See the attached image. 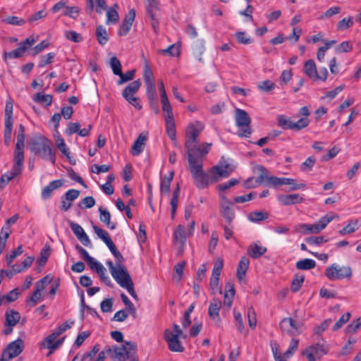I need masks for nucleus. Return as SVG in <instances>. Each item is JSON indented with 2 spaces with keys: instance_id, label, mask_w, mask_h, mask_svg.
<instances>
[{
  "instance_id": "16",
  "label": "nucleus",
  "mask_w": 361,
  "mask_h": 361,
  "mask_svg": "<svg viewBox=\"0 0 361 361\" xmlns=\"http://www.w3.org/2000/svg\"><path fill=\"white\" fill-rule=\"evenodd\" d=\"M147 13L151 18L152 26L155 32L159 30V20L157 18L156 11L159 10V1L158 0H147L146 5Z\"/></svg>"
},
{
  "instance_id": "47",
  "label": "nucleus",
  "mask_w": 361,
  "mask_h": 361,
  "mask_svg": "<svg viewBox=\"0 0 361 361\" xmlns=\"http://www.w3.org/2000/svg\"><path fill=\"white\" fill-rule=\"evenodd\" d=\"M180 189L178 186L176 189L173 191V197L171 200V218L173 219L176 214V209L178 207V197H179Z\"/></svg>"
},
{
  "instance_id": "12",
  "label": "nucleus",
  "mask_w": 361,
  "mask_h": 361,
  "mask_svg": "<svg viewBox=\"0 0 361 361\" xmlns=\"http://www.w3.org/2000/svg\"><path fill=\"white\" fill-rule=\"evenodd\" d=\"M13 102L7 100L5 106L4 143L9 145L12 141L13 131Z\"/></svg>"
},
{
  "instance_id": "55",
  "label": "nucleus",
  "mask_w": 361,
  "mask_h": 361,
  "mask_svg": "<svg viewBox=\"0 0 361 361\" xmlns=\"http://www.w3.org/2000/svg\"><path fill=\"white\" fill-rule=\"evenodd\" d=\"M135 74V70H130L127 71L126 73H123L121 72V74L118 75L119 80L117 82V84L118 85H122L123 83L132 80Z\"/></svg>"
},
{
  "instance_id": "27",
  "label": "nucleus",
  "mask_w": 361,
  "mask_h": 361,
  "mask_svg": "<svg viewBox=\"0 0 361 361\" xmlns=\"http://www.w3.org/2000/svg\"><path fill=\"white\" fill-rule=\"evenodd\" d=\"M250 259L247 257H242L237 268L236 276L239 281L245 278L247 270L249 267Z\"/></svg>"
},
{
  "instance_id": "1",
  "label": "nucleus",
  "mask_w": 361,
  "mask_h": 361,
  "mask_svg": "<svg viewBox=\"0 0 361 361\" xmlns=\"http://www.w3.org/2000/svg\"><path fill=\"white\" fill-rule=\"evenodd\" d=\"M30 148L35 154L49 161L53 164H55L56 154L52 149V143L44 136H39L33 139Z\"/></svg>"
},
{
  "instance_id": "5",
  "label": "nucleus",
  "mask_w": 361,
  "mask_h": 361,
  "mask_svg": "<svg viewBox=\"0 0 361 361\" xmlns=\"http://www.w3.org/2000/svg\"><path fill=\"white\" fill-rule=\"evenodd\" d=\"M74 322L67 321L59 326L54 331L47 336L41 343V347L45 348L58 349L63 343L65 336L58 339L57 338L66 330L71 329Z\"/></svg>"
},
{
  "instance_id": "11",
  "label": "nucleus",
  "mask_w": 361,
  "mask_h": 361,
  "mask_svg": "<svg viewBox=\"0 0 361 361\" xmlns=\"http://www.w3.org/2000/svg\"><path fill=\"white\" fill-rule=\"evenodd\" d=\"M338 219L339 216L338 214L330 213L322 216L314 224H302L299 225V227L302 228L305 233H319L324 230L331 221Z\"/></svg>"
},
{
  "instance_id": "7",
  "label": "nucleus",
  "mask_w": 361,
  "mask_h": 361,
  "mask_svg": "<svg viewBox=\"0 0 361 361\" xmlns=\"http://www.w3.org/2000/svg\"><path fill=\"white\" fill-rule=\"evenodd\" d=\"M257 169L259 172V176L255 180V182L257 185H261L264 183H266L269 185H271L273 187H279L283 185L291 184L294 182V179L289 178L269 176L267 170L262 165L257 166Z\"/></svg>"
},
{
  "instance_id": "24",
  "label": "nucleus",
  "mask_w": 361,
  "mask_h": 361,
  "mask_svg": "<svg viewBox=\"0 0 361 361\" xmlns=\"http://www.w3.org/2000/svg\"><path fill=\"white\" fill-rule=\"evenodd\" d=\"M63 185V180L59 179L51 181L48 185L45 186L42 190V198L47 200L49 198L52 194V192Z\"/></svg>"
},
{
  "instance_id": "60",
  "label": "nucleus",
  "mask_w": 361,
  "mask_h": 361,
  "mask_svg": "<svg viewBox=\"0 0 361 361\" xmlns=\"http://www.w3.org/2000/svg\"><path fill=\"white\" fill-rule=\"evenodd\" d=\"M257 87L259 90L267 92H270L272 90H274L275 87V84L269 80H266L260 82L257 85Z\"/></svg>"
},
{
  "instance_id": "32",
  "label": "nucleus",
  "mask_w": 361,
  "mask_h": 361,
  "mask_svg": "<svg viewBox=\"0 0 361 361\" xmlns=\"http://www.w3.org/2000/svg\"><path fill=\"white\" fill-rule=\"evenodd\" d=\"M174 173L173 171H171L169 175L165 176L161 178L160 183V191L161 193L163 194H169L170 192L171 183L173 178Z\"/></svg>"
},
{
  "instance_id": "17",
  "label": "nucleus",
  "mask_w": 361,
  "mask_h": 361,
  "mask_svg": "<svg viewBox=\"0 0 361 361\" xmlns=\"http://www.w3.org/2000/svg\"><path fill=\"white\" fill-rule=\"evenodd\" d=\"M233 203L226 197H223L220 204V212L228 224L235 219V212L232 208Z\"/></svg>"
},
{
  "instance_id": "8",
  "label": "nucleus",
  "mask_w": 361,
  "mask_h": 361,
  "mask_svg": "<svg viewBox=\"0 0 361 361\" xmlns=\"http://www.w3.org/2000/svg\"><path fill=\"white\" fill-rule=\"evenodd\" d=\"M106 264L111 276L122 288H124L133 283L127 269L121 263L117 262V265L114 266L111 261H108Z\"/></svg>"
},
{
  "instance_id": "49",
  "label": "nucleus",
  "mask_w": 361,
  "mask_h": 361,
  "mask_svg": "<svg viewBox=\"0 0 361 361\" xmlns=\"http://www.w3.org/2000/svg\"><path fill=\"white\" fill-rule=\"evenodd\" d=\"M316 162L314 157H309L303 163L301 164L300 169L303 172L310 171Z\"/></svg>"
},
{
  "instance_id": "28",
  "label": "nucleus",
  "mask_w": 361,
  "mask_h": 361,
  "mask_svg": "<svg viewBox=\"0 0 361 361\" xmlns=\"http://www.w3.org/2000/svg\"><path fill=\"white\" fill-rule=\"evenodd\" d=\"M99 214H100V216H99V219H100V221L104 223V224L106 225V226L111 229V230H114L116 228V223H114V222H111V214L110 212L100 207L99 208Z\"/></svg>"
},
{
  "instance_id": "4",
  "label": "nucleus",
  "mask_w": 361,
  "mask_h": 361,
  "mask_svg": "<svg viewBox=\"0 0 361 361\" xmlns=\"http://www.w3.org/2000/svg\"><path fill=\"white\" fill-rule=\"evenodd\" d=\"M194 184L198 189H204L209 185L218 181V177L214 173H207L203 171V164L189 166Z\"/></svg>"
},
{
  "instance_id": "13",
  "label": "nucleus",
  "mask_w": 361,
  "mask_h": 361,
  "mask_svg": "<svg viewBox=\"0 0 361 361\" xmlns=\"http://www.w3.org/2000/svg\"><path fill=\"white\" fill-rule=\"evenodd\" d=\"M326 353L324 346L319 343L310 345L302 352V355L305 356L308 361H316Z\"/></svg>"
},
{
  "instance_id": "34",
  "label": "nucleus",
  "mask_w": 361,
  "mask_h": 361,
  "mask_svg": "<svg viewBox=\"0 0 361 361\" xmlns=\"http://www.w3.org/2000/svg\"><path fill=\"white\" fill-rule=\"evenodd\" d=\"M166 130L169 137L172 140H176V131L173 116H165Z\"/></svg>"
},
{
  "instance_id": "21",
  "label": "nucleus",
  "mask_w": 361,
  "mask_h": 361,
  "mask_svg": "<svg viewBox=\"0 0 361 361\" xmlns=\"http://www.w3.org/2000/svg\"><path fill=\"white\" fill-rule=\"evenodd\" d=\"M23 349L24 341L21 338H18L8 345L6 351L8 358L12 359L20 355Z\"/></svg>"
},
{
  "instance_id": "42",
  "label": "nucleus",
  "mask_w": 361,
  "mask_h": 361,
  "mask_svg": "<svg viewBox=\"0 0 361 361\" xmlns=\"http://www.w3.org/2000/svg\"><path fill=\"white\" fill-rule=\"evenodd\" d=\"M268 214L262 211L251 212L248 215V219L252 222H259L268 218Z\"/></svg>"
},
{
  "instance_id": "54",
  "label": "nucleus",
  "mask_w": 361,
  "mask_h": 361,
  "mask_svg": "<svg viewBox=\"0 0 361 361\" xmlns=\"http://www.w3.org/2000/svg\"><path fill=\"white\" fill-rule=\"evenodd\" d=\"M110 65L114 75H118L121 74L122 66L120 61L116 56L111 58Z\"/></svg>"
},
{
  "instance_id": "36",
  "label": "nucleus",
  "mask_w": 361,
  "mask_h": 361,
  "mask_svg": "<svg viewBox=\"0 0 361 361\" xmlns=\"http://www.w3.org/2000/svg\"><path fill=\"white\" fill-rule=\"evenodd\" d=\"M295 267L300 270H310L316 267V262L312 259H304L296 262Z\"/></svg>"
},
{
  "instance_id": "46",
  "label": "nucleus",
  "mask_w": 361,
  "mask_h": 361,
  "mask_svg": "<svg viewBox=\"0 0 361 361\" xmlns=\"http://www.w3.org/2000/svg\"><path fill=\"white\" fill-rule=\"evenodd\" d=\"M223 267H224L223 259H216L214 264L211 278L219 279V276L221 275Z\"/></svg>"
},
{
  "instance_id": "41",
  "label": "nucleus",
  "mask_w": 361,
  "mask_h": 361,
  "mask_svg": "<svg viewBox=\"0 0 361 361\" xmlns=\"http://www.w3.org/2000/svg\"><path fill=\"white\" fill-rule=\"evenodd\" d=\"M304 279L305 278L302 275H300L298 274H295L291 283L292 292L296 293L300 289L301 286L303 284Z\"/></svg>"
},
{
  "instance_id": "53",
  "label": "nucleus",
  "mask_w": 361,
  "mask_h": 361,
  "mask_svg": "<svg viewBox=\"0 0 361 361\" xmlns=\"http://www.w3.org/2000/svg\"><path fill=\"white\" fill-rule=\"evenodd\" d=\"M298 344L299 340L296 338H293L290 342L288 350L283 353V355L285 356L286 358H289L291 356H293V355L298 348Z\"/></svg>"
},
{
  "instance_id": "40",
  "label": "nucleus",
  "mask_w": 361,
  "mask_h": 361,
  "mask_svg": "<svg viewBox=\"0 0 361 361\" xmlns=\"http://www.w3.org/2000/svg\"><path fill=\"white\" fill-rule=\"evenodd\" d=\"M143 78L146 86H149L151 88L152 84H154V76L153 73L147 63H146L144 66Z\"/></svg>"
},
{
  "instance_id": "38",
  "label": "nucleus",
  "mask_w": 361,
  "mask_h": 361,
  "mask_svg": "<svg viewBox=\"0 0 361 361\" xmlns=\"http://www.w3.org/2000/svg\"><path fill=\"white\" fill-rule=\"evenodd\" d=\"M358 228H359L358 221L357 220H355V221L351 220L348 223V224L346 226H345L343 229L340 230L338 231V233L341 235H345L346 234H350V233H354Z\"/></svg>"
},
{
  "instance_id": "64",
  "label": "nucleus",
  "mask_w": 361,
  "mask_h": 361,
  "mask_svg": "<svg viewBox=\"0 0 361 361\" xmlns=\"http://www.w3.org/2000/svg\"><path fill=\"white\" fill-rule=\"evenodd\" d=\"M93 230L94 233L97 235V236L103 240L104 243L107 242V240H110L111 238L109 237L108 233H106L105 231H104L100 227L93 225L92 226Z\"/></svg>"
},
{
  "instance_id": "22",
  "label": "nucleus",
  "mask_w": 361,
  "mask_h": 361,
  "mask_svg": "<svg viewBox=\"0 0 361 361\" xmlns=\"http://www.w3.org/2000/svg\"><path fill=\"white\" fill-rule=\"evenodd\" d=\"M234 169L235 167L229 164H221V165L213 166L210 170V173H214L215 176L218 175L219 176L226 178Z\"/></svg>"
},
{
  "instance_id": "61",
  "label": "nucleus",
  "mask_w": 361,
  "mask_h": 361,
  "mask_svg": "<svg viewBox=\"0 0 361 361\" xmlns=\"http://www.w3.org/2000/svg\"><path fill=\"white\" fill-rule=\"evenodd\" d=\"M65 37L66 39L73 42H80L82 41V37L81 35L73 30L66 31Z\"/></svg>"
},
{
  "instance_id": "39",
  "label": "nucleus",
  "mask_w": 361,
  "mask_h": 361,
  "mask_svg": "<svg viewBox=\"0 0 361 361\" xmlns=\"http://www.w3.org/2000/svg\"><path fill=\"white\" fill-rule=\"evenodd\" d=\"M105 244L106 245L112 255L116 258L117 262L122 263V262L124 260L123 257L121 255V253L118 250L116 246L111 240V239L107 240V242H106Z\"/></svg>"
},
{
  "instance_id": "58",
  "label": "nucleus",
  "mask_w": 361,
  "mask_h": 361,
  "mask_svg": "<svg viewBox=\"0 0 361 361\" xmlns=\"http://www.w3.org/2000/svg\"><path fill=\"white\" fill-rule=\"evenodd\" d=\"M23 252V245H20L16 250H13L9 255H7L6 260L7 264L9 266L13 262V259Z\"/></svg>"
},
{
  "instance_id": "31",
  "label": "nucleus",
  "mask_w": 361,
  "mask_h": 361,
  "mask_svg": "<svg viewBox=\"0 0 361 361\" xmlns=\"http://www.w3.org/2000/svg\"><path fill=\"white\" fill-rule=\"evenodd\" d=\"M305 73L312 80H315L317 77V70L314 61L312 59L307 60L304 64Z\"/></svg>"
},
{
  "instance_id": "56",
  "label": "nucleus",
  "mask_w": 361,
  "mask_h": 361,
  "mask_svg": "<svg viewBox=\"0 0 361 361\" xmlns=\"http://www.w3.org/2000/svg\"><path fill=\"white\" fill-rule=\"evenodd\" d=\"M56 54L54 52H50L47 55L41 56L39 58V67L42 68L45 66L50 64L53 62Z\"/></svg>"
},
{
  "instance_id": "51",
  "label": "nucleus",
  "mask_w": 361,
  "mask_h": 361,
  "mask_svg": "<svg viewBox=\"0 0 361 361\" xmlns=\"http://www.w3.org/2000/svg\"><path fill=\"white\" fill-rule=\"evenodd\" d=\"M25 51V47L19 44L18 47L5 54V58L17 59L21 57Z\"/></svg>"
},
{
  "instance_id": "2",
  "label": "nucleus",
  "mask_w": 361,
  "mask_h": 361,
  "mask_svg": "<svg viewBox=\"0 0 361 361\" xmlns=\"http://www.w3.org/2000/svg\"><path fill=\"white\" fill-rule=\"evenodd\" d=\"M189 143V142L185 143L189 166L203 164V157L208 154L212 146V144L207 142L201 145Z\"/></svg>"
},
{
  "instance_id": "45",
  "label": "nucleus",
  "mask_w": 361,
  "mask_h": 361,
  "mask_svg": "<svg viewBox=\"0 0 361 361\" xmlns=\"http://www.w3.org/2000/svg\"><path fill=\"white\" fill-rule=\"evenodd\" d=\"M119 20L118 12L114 8H109L106 11V24H116Z\"/></svg>"
},
{
  "instance_id": "50",
  "label": "nucleus",
  "mask_w": 361,
  "mask_h": 361,
  "mask_svg": "<svg viewBox=\"0 0 361 361\" xmlns=\"http://www.w3.org/2000/svg\"><path fill=\"white\" fill-rule=\"evenodd\" d=\"M56 145L58 149L61 152V153L63 155H65L68 159H70V150L67 147L64 140L62 137H59L56 140Z\"/></svg>"
},
{
  "instance_id": "15",
  "label": "nucleus",
  "mask_w": 361,
  "mask_h": 361,
  "mask_svg": "<svg viewBox=\"0 0 361 361\" xmlns=\"http://www.w3.org/2000/svg\"><path fill=\"white\" fill-rule=\"evenodd\" d=\"M204 128V123L198 121L190 123L185 131V142H189V143H197V137L203 130Z\"/></svg>"
},
{
  "instance_id": "62",
  "label": "nucleus",
  "mask_w": 361,
  "mask_h": 361,
  "mask_svg": "<svg viewBox=\"0 0 361 361\" xmlns=\"http://www.w3.org/2000/svg\"><path fill=\"white\" fill-rule=\"evenodd\" d=\"M247 319L250 327L252 329H255L257 326L256 314L252 307L247 309Z\"/></svg>"
},
{
  "instance_id": "48",
  "label": "nucleus",
  "mask_w": 361,
  "mask_h": 361,
  "mask_svg": "<svg viewBox=\"0 0 361 361\" xmlns=\"http://www.w3.org/2000/svg\"><path fill=\"white\" fill-rule=\"evenodd\" d=\"M277 121L278 125L282 128L293 130V127H292V124H293V122L291 121L289 118H288L286 116H278Z\"/></svg>"
},
{
  "instance_id": "9",
  "label": "nucleus",
  "mask_w": 361,
  "mask_h": 361,
  "mask_svg": "<svg viewBox=\"0 0 361 361\" xmlns=\"http://www.w3.org/2000/svg\"><path fill=\"white\" fill-rule=\"evenodd\" d=\"M235 124L238 128V135L242 137H248L252 133L251 118L248 114L243 109L235 110Z\"/></svg>"
},
{
  "instance_id": "52",
  "label": "nucleus",
  "mask_w": 361,
  "mask_h": 361,
  "mask_svg": "<svg viewBox=\"0 0 361 361\" xmlns=\"http://www.w3.org/2000/svg\"><path fill=\"white\" fill-rule=\"evenodd\" d=\"M353 23L354 22L352 17L350 16L348 18H344L338 23L337 30L339 31L347 30L348 28L352 27Z\"/></svg>"
},
{
  "instance_id": "43",
  "label": "nucleus",
  "mask_w": 361,
  "mask_h": 361,
  "mask_svg": "<svg viewBox=\"0 0 361 361\" xmlns=\"http://www.w3.org/2000/svg\"><path fill=\"white\" fill-rule=\"evenodd\" d=\"M233 316L235 322V326L240 333L246 335L247 332L245 330V326L241 314L237 312L235 310H233Z\"/></svg>"
},
{
  "instance_id": "26",
  "label": "nucleus",
  "mask_w": 361,
  "mask_h": 361,
  "mask_svg": "<svg viewBox=\"0 0 361 361\" xmlns=\"http://www.w3.org/2000/svg\"><path fill=\"white\" fill-rule=\"evenodd\" d=\"M173 242L176 245L183 247L186 242V233L182 225H178L173 232Z\"/></svg>"
},
{
  "instance_id": "33",
  "label": "nucleus",
  "mask_w": 361,
  "mask_h": 361,
  "mask_svg": "<svg viewBox=\"0 0 361 361\" xmlns=\"http://www.w3.org/2000/svg\"><path fill=\"white\" fill-rule=\"evenodd\" d=\"M141 86V82L140 80H136L130 82L126 88L123 90L122 95L123 97L134 95L140 89Z\"/></svg>"
},
{
  "instance_id": "23",
  "label": "nucleus",
  "mask_w": 361,
  "mask_h": 361,
  "mask_svg": "<svg viewBox=\"0 0 361 361\" xmlns=\"http://www.w3.org/2000/svg\"><path fill=\"white\" fill-rule=\"evenodd\" d=\"M222 306V302L219 299L214 298L209 302L208 314L214 320L220 322L219 311Z\"/></svg>"
},
{
  "instance_id": "25",
  "label": "nucleus",
  "mask_w": 361,
  "mask_h": 361,
  "mask_svg": "<svg viewBox=\"0 0 361 361\" xmlns=\"http://www.w3.org/2000/svg\"><path fill=\"white\" fill-rule=\"evenodd\" d=\"M147 140V137L145 133H142L138 135L132 146L131 153L133 156H137L143 152Z\"/></svg>"
},
{
  "instance_id": "63",
  "label": "nucleus",
  "mask_w": 361,
  "mask_h": 361,
  "mask_svg": "<svg viewBox=\"0 0 361 361\" xmlns=\"http://www.w3.org/2000/svg\"><path fill=\"white\" fill-rule=\"evenodd\" d=\"M350 313L347 312L345 314H343L341 318L335 323L333 326V331H338L341 329L350 318Z\"/></svg>"
},
{
  "instance_id": "30",
  "label": "nucleus",
  "mask_w": 361,
  "mask_h": 361,
  "mask_svg": "<svg viewBox=\"0 0 361 361\" xmlns=\"http://www.w3.org/2000/svg\"><path fill=\"white\" fill-rule=\"evenodd\" d=\"M267 252L265 247L261 246L258 244H251L247 249L248 255L253 259H257L262 256Z\"/></svg>"
},
{
  "instance_id": "3",
  "label": "nucleus",
  "mask_w": 361,
  "mask_h": 361,
  "mask_svg": "<svg viewBox=\"0 0 361 361\" xmlns=\"http://www.w3.org/2000/svg\"><path fill=\"white\" fill-rule=\"evenodd\" d=\"M164 338L168 344L169 349L172 352L182 353L184 351L180 338H185L186 335L183 333L179 325L174 324L173 331L169 329H165Z\"/></svg>"
},
{
  "instance_id": "19",
  "label": "nucleus",
  "mask_w": 361,
  "mask_h": 361,
  "mask_svg": "<svg viewBox=\"0 0 361 361\" xmlns=\"http://www.w3.org/2000/svg\"><path fill=\"white\" fill-rule=\"evenodd\" d=\"M70 227L73 232V233L75 235L77 238L85 245L87 247H92L91 241L88 237V235L85 232L84 229L82 228L81 226L79 224L75 223V222H70L69 224Z\"/></svg>"
},
{
  "instance_id": "10",
  "label": "nucleus",
  "mask_w": 361,
  "mask_h": 361,
  "mask_svg": "<svg viewBox=\"0 0 361 361\" xmlns=\"http://www.w3.org/2000/svg\"><path fill=\"white\" fill-rule=\"evenodd\" d=\"M324 274L330 281L350 279L352 276V269L349 266L340 267L334 263L326 269Z\"/></svg>"
},
{
  "instance_id": "35",
  "label": "nucleus",
  "mask_w": 361,
  "mask_h": 361,
  "mask_svg": "<svg viewBox=\"0 0 361 361\" xmlns=\"http://www.w3.org/2000/svg\"><path fill=\"white\" fill-rule=\"evenodd\" d=\"M95 35L99 44L101 45H104L108 42L109 34L103 25H98L96 27Z\"/></svg>"
},
{
  "instance_id": "29",
  "label": "nucleus",
  "mask_w": 361,
  "mask_h": 361,
  "mask_svg": "<svg viewBox=\"0 0 361 361\" xmlns=\"http://www.w3.org/2000/svg\"><path fill=\"white\" fill-rule=\"evenodd\" d=\"M5 316H6L5 325L8 326H16L18 323V322L20 319V313L13 310H7L6 312Z\"/></svg>"
},
{
  "instance_id": "14",
  "label": "nucleus",
  "mask_w": 361,
  "mask_h": 361,
  "mask_svg": "<svg viewBox=\"0 0 361 361\" xmlns=\"http://www.w3.org/2000/svg\"><path fill=\"white\" fill-rule=\"evenodd\" d=\"M281 331L290 336H296L301 333L302 324L297 323L290 317L283 319L280 324Z\"/></svg>"
},
{
  "instance_id": "37",
  "label": "nucleus",
  "mask_w": 361,
  "mask_h": 361,
  "mask_svg": "<svg viewBox=\"0 0 361 361\" xmlns=\"http://www.w3.org/2000/svg\"><path fill=\"white\" fill-rule=\"evenodd\" d=\"M35 102L44 104L46 106H49L51 104L53 97L51 94H45L42 92H38L34 97Z\"/></svg>"
},
{
  "instance_id": "18",
  "label": "nucleus",
  "mask_w": 361,
  "mask_h": 361,
  "mask_svg": "<svg viewBox=\"0 0 361 361\" xmlns=\"http://www.w3.org/2000/svg\"><path fill=\"white\" fill-rule=\"evenodd\" d=\"M135 18V9H130L118 30V35L119 36H125L128 33V32L130 30Z\"/></svg>"
},
{
  "instance_id": "59",
  "label": "nucleus",
  "mask_w": 361,
  "mask_h": 361,
  "mask_svg": "<svg viewBox=\"0 0 361 361\" xmlns=\"http://www.w3.org/2000/svg\"><path fill=\"white\" fill-rule=\"evenodd\" d=\"M310 124V119L308 118H300L297 122H293L292 127L294 130H300L307 127Z\"/></svg>"
},
{
  "instance_id": "57",
  "label": "nucleus",
  "mask_w": 361,
  "mask_h": 361,
  "mask_svg": "<svg viewBox=\"0 0 361 361\" xmlns=\"http://www.w3.org/2000/svg\"><path fill=\"white\" fill-rule=\"evenodd\" d=\"M235 37L238 43L243 44H250L252 42V39L247 36L245 32H237Z\"/></svg>"
},
{
  "instance_id": "44",
  "label": "nucleus",
  "mask_w": 361,
  "mask_h": 361,
  "mask_svg": "<svg viewBox=\"0 0 361 361\" xmlns=\"http://www.w3.org/2000/svg\"><path fill=\"white\" fill-rule=\"evenodd\" d=\"M14 164L17 165L23 166L24 161V147L16 145L15 152H14Z\"/></svg>"
},
{
  "instance_id": "6",
  "label": "nucleus",
  "mask_w": 361,
  "mask_h": 361,
  "mask_svg": "<svg viewBox=\"0 0 361 361\" xmlns=\"http://www.w3.org/2000/svg\"><path fill=\"white\" fill-rule=\"evenodd\" d=\"M136 345L131 342H126L121 346L113 345L106 348L107 354L112 361H125L130 358L131 351H135Z\"/></svg>"
},
{
  "instance_id": "20",
  "label": "nucleus",
  "mask_w": 361,
  "mask_h": 361,
  "mask_svg": "<svg viewBox=\"0 0 361 361\" xmlns=\"http://www.w3.org/2000/svg\"><path fill=\"white\" fill-rule=\"evenodd\" d=\"M277 200L280 204L283 206H289L296 204H300L304 202V197L299 194L279 195Z\"/></svg>"
}]
</instances>
